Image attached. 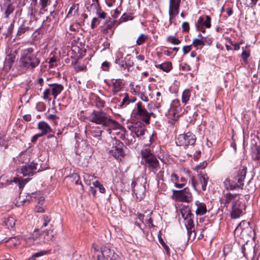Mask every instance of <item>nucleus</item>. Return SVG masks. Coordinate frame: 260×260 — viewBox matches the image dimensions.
Returning a JSON list of instances; mask_svg holds the SVG:
<instances>
[{
  "instance_id": "nucleus-1",
  "label": "nucleus",
  "mask_w": 260,
  "mask_h": 260,
  "mask_svg": "<svg viewBox=\"0 0 260 260\" xmlns=\"http://www.w3.org/2000/svg\"><path fill=\"white\" fill-rule=\"evenodd\" d=\"M41 58L39 52L32 47L22 49L17 66L19 74L34 72L41 63Z\"/></svg>"
},
{
  "instance_id": "nucleus-2",
  "label": "nucleus",
  "mask_w": 260,
  "mask_h": 260,
  "mask_svg": "<svg viewBox=\"0 0 260 260\" xmlns=\"http://www.w3.org/2000/svg\"><path fill=\"white\" fill-rule=\"evenodd\" d=\"M247 169L242 167L236 173L234 176L229 177L223 181V185L227 190L243 189Z\"/></svg>"
},
{
  "instance_id": "nucleus-3",
  "label": "nucleus",
  "mask_w": 260,
  "mask_h": 260,
  "mask_svg": "<svg viewBox=\"0 0 260 260\" xmlns=\"http://www.w3.org/2000/svg\"><path fill=\"white\" fill-rule=\"evenodd\" d=\"M88 120L96 124L101 125L105 127H111L117 128L120 124L111 116L103 110H93L88 117Z\"/></svg>"
},
{
  "instance_id": "nucleus-4",
  "label": "nucleus",
  "mask_w": 260,
  "mask_h": 260,
  "mask_svg": "<svg viewBox=\"0 0 260 260\" xmlns=\"http://www.w3.org/2000/svg\"><path fill=\"white\" fill-rule=\"evenodd\" d=\"M142 160L146 166L153 172L156 173L159 168V162L152 151L148 148L143 149L141 151Z\"/></svg>"
},
{
  "instance_id": "nucleus-5",
  "label": "nucleus",
  "mask_w": 260,
  "mask_h": 260,
  "mask_svg": "<svg viewBox=\"0 0 260 260\" xmlns=\"http://www.w3.org/2000/svg\"><path fill=\"white\" fill-rule=\"evenodd\" d=\"M50 228L48 230H41V233H39L40 230L36 229L32 235H35V239H36V242L39 243L40 242H46L49 241L53 237L54 233L53 230H51L52 228V224L49 225Z\"/></svg>"
},
{
  "instance_id": "nucleus-6",
  "label": "nucleus",
  "mask_w": 260,
  "mask_h": 260,
  "mask_svg": "<svg viewBox=\"0 0 260 260\" xmlns=\"http://www.w3.org/2000/svg\"><path fill=\"white\" fill-rule=\"evenodd\" d=\"M196 140L195 135L191 132H187L179 135L177 138L176 143L178 145L186 147L193 145Z\"/></svg>"
},
{
  "instance_id": "nucleus-7",
  "label": "nucleus",
  "mask_w": 260,
  "mask_h": 260,
  "mask_svg": "<svg viewBox=\"0 0 260 260\" xmlns=\"http://www.w3.org/2000/svg\"><path fill=\"white\" fill-rule=\"evenodd\" d=\"M137 111L135 113L136 117L143 121L146 124L150 123V118L151 115L155 116V114L152 112H148L147 110L142 106L141 102H138L137 104Z\"/></svg>"
},
{
  "instance_id": "nucleus-8",
  "label": "nucleus",
  "mask_w": 260,
  "mask_h": 260,
  "mask_svg": "<svg viewBox=\"0 0 260 260\" xmlns=\"http://www.w3.org/2000/svg\"><path fill=\"white\" fill-rule=\"evenodd\" d=\"M18 50L17 49L8 48L7 49L6 53V56L4 62V68L6 71L10 70L14 64Z\"/></svg>"
},
{
  "instance_id": "nucleus-9",
  "label": "nucleus",
  "mask_w": 260,
  "mask_h": 260,
  "mask_svg": "<svg viewBox=\"0 0 260 260\" xmlns=\"http://www.w3.org/2000/svg\"><path fill=\"white\" fill-rule=\"evenodd\" d=\"M114 142L113 143V147L111 150H109V153L110 155H112L117 159H121V157L124 155V151L123 148L124 144L119 140L116 139H114Z\"/></svg>"
},
{
  "instance_id": "nucleus-10",
  "label": "nucleus",
  "mask_w": 260,
  "mask_h": 260,
  "mask_svg": "<svg viewBox=\"0 0 260 260\" xmlns=\"http://www.w3.org/2000/svg\"><path fill=\"white\" fill-rule=\"evenodd\" d=\"M174 199L176 201L189 203L192 200V196L187 187L181 190H173Z\"/></svg>"
},
{
  "instance_id": "nucleus-11",
  "label": "nucleus",
  "mask_w": 260,
  "mask_h": 260,
  "mask_svg": "<svg viewBox=\"0 0 260 260\" xmlns=\"http://www.w3.org/2000/svg\"><path fill=\"white\" fill-rule=\"evenodd\" d=\"M118 255L106 246L101 247L100 254L97 255L98 260H118Z\"/></svg>"
},
{
  "instance_id": "nucleus-12",
  "label": "nucleus",
  "mask_w": 260,
  "mask_h": 260,
  "mask_svg": "<svg viewBox=\"0 0 260 260\" xmlns=\"http://www.w3.org/2000/svg\"><path fill=\"white\" fill-rule=\"evenodd\" d=\"M181 111L180 101L178 100H174L171 103L170 108L168 111V116L170 119L176 120Z\"/></svg>"
},
{
  "instance_id": "nucleus-13",
  "label": "nucleus",
  "mask_w": 260,
  "mask_h": 260,
  "mask_svg": "<svg viewBox=\"0 0 260 260\" xmlns=\"http://www.w3.org/2000/svg\"><path fill=\"white\" fill-rule=\"evenodd\" d=\"M133 191L135 194L137 199L140 201L145 196V186L142 183H139L136 181H133L132 183Z\"/></svg>"
},
{
  "instance_id": "nucleus-14",
  "label": "nucleus",
  "mask_w": 260,
  "mask_h": 260,
  "mask_svg": "<svg viewBox=\"0 0 260 260\" xmlns=\"http://www.w3.org/2000/svg\"><path fill=\"white\" fill-rule=\"evenodd\" d=\"M245 208V205L239 201L231 207V209H228V210L230 211L232 218L236 219L239 218L243 214V210Z\"/></svg>"
},
{
  "instance_id": "nucleus-15",
  "label": "nucleus",
  "mask_w": 260,
  "mask_h": 260,
  "mask_svg": "<svg viewBox=\"0 0 260 260\" xmlns=\"http://www.w3.org/2000/svg\"><path fill=\"white\" fill-rule=\"evenodd\" d=\"M238 194H233L230 192L224 194L223 204L226 209H231V207L240 201L239 198H238Z\"/></svg>"
},
{
  "instance_id": "nucleus-16",
  "label": "nucleus",
  "mask_w": 260,
  "mask_h": 260,
  "mask_svg": "<svg viewBox=\"0 0 260 260\" xmlns=\"http://www.w3.org/2000/svg\"><path fill=\"white\" fill-rule=\"evenodd\" d=\"M38 164L34 161L29 164L24 165L21 168V173L24 176H33L36 173Z\"/></svg>"
},
{
  "instance_id": "nucleus-17",
  "label": "nucleus",
  "mask_w": 260,
  "mask_h": 260,
  "mask_svg": "<svg viewBox=\"0 0 260 260\" xmlns=\"http://www.w3.org/2000/svg\"><path fill=\"white\" fill-rule=\"evenodd\" d=\"M181 1L170 0L169 14L170 20L178 14Z\"/></svg>"
},
{
  "instance_id": "nucleus-18",
  "label": "nucleus",
  "mask_w": 260,
  "mask_h": 260,
  "mask_svg": "<svg viewBox=\"0 0 260 260\" xmlns=\"http://www.w3.org/2000/svg\"><path fill=\"white\" fill-rule=\"evenodd\" d=\"M193 215H191L187 217L184 218L185 221V225L186 226L187 233L189 238L194 239L196 237V232L193 221Z\"/></svg>"
},
{
  "instance_id": "nucleus-19",
  "label": "nucleus",
  "mask_w": 260,
  "mask_h": 260,
  "mask_svg": "<svg viewBox=\"0 0 260 260\" xmlns=\"http://www.w3.org/2000/svg\"><path fill=\"white\" fill-rule=\"evenodd\" d=\"M131 131L140 139L143 140L145 138V135L147 131L144 125L136 123L133 126Z\"/></svg>"
},
{
  "instance_id": "nucleus-20",
  "label": "nucleus",
  "mask_w": 260,
  "mask_h": 260,
  "mask_svg": "<svg viewBox=\"0 0 260 260\" xmlns=\"http://www.w3.org/2000/svg\"><path fill=\"white\" fill-rule=\"evenodd\" d=\"M115 21L109 19L105 22L102 26V30L104 34L112 35L113 32V27L114 26Z\"/></svg>"
},
{
  "instance_id": "nucleus-21",
  "label": "nucleus",
  "mask_w": 260,
  "mask_h": 260,
  "mask_svg": "<svg viewBox=\"0 0 260 260\" xmlns=\"http://www.w3.org/2000/svg\"><path fill=\"white\" fill-rule=\"evenodd\" d=\"M111 81L113 86L112 92L114 94H116L123 89L124 84L121 79H113Z\"/></svg>"
},
{
  "instance_id": "nucleus-22",
  "label": "nucleus",
  "mask_w": 260,
  "mask_h": 260,
  "mask_svg": "<svg viewBox=\"0 0 260 260\" xmlns=\"http://www.w3.org/2000/svg\"><path fill=\"white\" fill-rule=\"evenodd\" d=\"M50 90H51V94L54 99L59 94L63 89V86L61 84L53 83L49 84Z\"/></svg>"
},
{
  "instance_id": "nucleus-23",
  "label": "nucleus",
  "mask_w": 260,
  "mask_h": 260,
  "mask_svg": "<svg viewBox=\"0 0 260 260\" xmlns=\"http://www.w3.org/2000/svg\"><path fill=\"white\" fill-rule=\"evenodd\" d=\"M211 17L208 15L201 16L198 20V28L200 29V27L206 26L209 28L211 27Z\"/></svg>"
},
{
  "instance_id": "nucleus-24",
  "label": "nucleus",
  "mask_w": 260,
  "mask_h": 260,
  "mask_svg": "<svg viewBox=\"0 0 260 260\" xmlns=\"http://www.w3.org/2000/svg\"><path fill=\"white\" fill-rule=\"evenodd\" d=\"M199 181L201 184L202 189L205 191L207 189V186L209 180V177L206 173L200 172L198 174Z\"/></svg>"
},
{
  "instance_id": "nucleus-25",
  "label": "nucleus",
  "mask_w": 260,
  "mask_h": 260,
  "mask_svg": "<svg viewBox=\"0 0 260 260\" xmlns=\"http://www.w3.org/2000/svg\"><path fill=\"white\" fill-rule=\"evenodd\" d=\"M38 128L41 131V133L42 136L47 135L49 132H52V129L49 124L43 121H40L38 124Z\"/></svg>"
},
{
  "instance_id": "nucleus-26",
  "label": "nucleus",
  "mask_w": 260,
  "mask_h": 260,
  "mask_svg": "<svg viewBox=\"0 0 260 260\" xmlns=\"http://www.w3.org/2000/svg\"><path fill=\"white\" fill-rule=\"evenodd\" d=\"M28 200H30L31 201H38V203L42 205L44 201V198L41 196L40 191L36 192H32L28 195Z\"/></svg>"
},
{
  "instance_id": "nucleus-27",
  "label": "nucleus",
  "mask_w": 260,
  "mask_h": 260,
  "mask_svg": "<svg viewBox=\"0 0 260 260\" xmlns=\"http://www.w3.org/2000/svg\"><path fill=\"white\" fill-rule=\"evenodd\" d=\"M195 204L197 206V209L196 211V213L197 215H203L206 213L207 210L205 203L196 201Z\"/></svg>"
},
{
  "instance_id": "nucleus-28",
  "label": "nucleus",
  "mask_w": 260,
  "mask_h": 260,
  "mask_svg": "<svg viewBox=\"0 0 260 260\" xmlns=\"http://www.w3.org/2000/svg\"><path fill=\"white\" fill-rule=\"evenodd\" d=\"M115 62L118 64L119 66V68L121 69H125L127 68L128 70L129 68L133 66V63L131 62V61H129L128 62H127L126 61H124L122 60V58H117L115 59Z\"/></svg>"
},
{
  "instance_id": "nucleus-29",
  "label": "nucleus",
  "mask_w": 260,
  "mask_h": 260,
  "mask_svg": "<svg viewBox=\"0 0 260 260\" xmlns=\"http://www.w3.org/2000/svg\"><path fill=\"white\" fill-rule=\"evenodd\" d=\"M155 66L156 68L159 69L166 72H169L172 68L171 62H165L161 64H155Z\"/></svg>"
},
{
  "instance_id": "nucleus-30",
  "label": "nucleus",
  "mask_w": 260,
  "mask_h": 260,
  "mask_svg": "<svg viewBox=\"0 0 260 260\" xmlns=\"http://www.w3.org/2000/svg\"><path fill=\"white\" fill-rule=\"evenodd\" d=\"M93 104L98 108H103L105 106V102L97 95H93L92 97Z\"/></svg>"
},
{
  "instance_id": "nucleus-31",
  "label": "nucleus",
  "mask_w": 260,
  "mask_h": 260,
  "mask_svg": "<svg viewBox=\"0 0 260 260\" xmlns=\"http://www.w3.org/2000/svg\"><path fill=\"white\" fill-rule=\"evenodd\" d=\"M15 219L12 216L5 218L4 220L5 225L9 229L13 228L15 226Z\"/></svg>"
},
{
  "instance_id": "nucleus-32",
  "label": "nucleus",
  "mask_w": 260,
  "mask_h": 260,
  "mask_svg": "<svg viewBox=\"0 0 260 260\" xmlns=\"http://www.w3.org/2000/svg\"><path fill=\"white\" fill-rule=\"evenodd\" d=\"M180 213L183 218L192 215L191 213L190 209L188 206H183L180 209Z\"/></svg>"
},
{
  "instance_id": "nucleus-33",
  "label": "nucleus",
  "mask_w": 260,
  "mask_h": 260,
  "mask_svg": "<svg viewBox=\"0 0 260 260\" xmlns=\"http://www.w3.org/2000/svg\"><path fill=\"white\" fill-rule=\"evenodd\" d=\"M30 29V27L28 26H26L24 24H22L20 25V26L19 27L17 31L16 36L18 38L21 37L23 34L25 33L26 31H28Z\"/></svg>"
},
{
  "instance_id": "nucleus-34",
  "label": "nucleus",
  "mask_w": 260,
  "mask_h": 260,
  "mask_svg": "<svg viewBox=\"0 0 260 260\" xmlns=\"http://www.w3.org/2000/svg\"><path fill=\"white\" fill-rule=\"evenodd\" d=\"M79 5L78 4H74L70 8L68 13V16H75L78 14Z\"/></svg>"
},
{
  "instance_id": "nucleus-35",
  "label": "nucleus",
  "mask_w": 260,
  "mask_h": 260,
  "mask_svg": "<svg viewBox=\"0 0 260 260\" xmlns=\"http://www.w3.org/2000/svg\"><path fill=\"white\" fill-rule=\"evenodd\" d=\"M29 179H23L21 177L18 178V177H15L14 178L13 181L17 183L19 185V187L21 189L22 188L25 184L29 181Z\"/></svg>"
},
{
  "instance_id": "nucleus-36",
  "label": "nucleus",
  "mask_w": 260,
  "mask_h": 260,
  "mask_svg": "<svg viewBox=\"0 0 260 260\" xmlns=\"http://www.w3.org/2000/svg\"><path fill=\"white\" fill-rule=\"evenodd\" d=\"M35 235H32L31 236L26 238L22 239V243L25 242L26 246H29L31 245L36 244V239H35Z\"/></svg>"
},
{
  "instance_id": "nucleus-37",
  "label": "nucleus",
  "mask_w": 260,
  "mask_h": 260,
  "mask_svg": "<svg viewBox=\"0 0 260 260\" xmlns=\"http://www.w3.org/2000/svg\"><path fill=\"white\" fill-rule=\"evenodd\" d=\"M8 242L10 246H13L15 247L22 243V239L19 240L16 237H13L10 238L8 240Z\"/></svg>"
},
{
  "instance_id": "nucleus-38",
  "label": "nucleus",
  "mask_w": 260,
  "mask_h": 260,
  "mask_svg": "<svg viewBox=\"0 0 260 260\" xmlns=\"http://www.w3.org/2000/svg\"><path fill=\"white\" fill-rule=\"evenodd\" d=\"M190 91L189 89H185L182 93V102L185 104L189 101L190 96Z\"/></svg>"
},
{
  "instance_id": "nucleus-39",
  "label": "nucleus",
  "mask_w": 260,
  "mask_h": 260,
  "mask_svg": "<svg viewBox=\"0 0 260 260\" xmlns=\"http://www.w3.org/2000/svg\"><path fill=\"white\" fill-rule=\"evenodd\" d=\"M51 0H39V4L40 6V10L46 11L47 7L50 5Z\"/></svg>"
},
{
  "instance_id": "nucleus-40",
  "label": "nucleus",
  "mask_w": 260,
  "mask_h": 260,
  "mask_svg": "<svg viewBox=\"0 0 260 260\" xmlns=\"http://www.w3.org/2000/svg\"><path fill=\"white\" fill-rule=\"evenodd\" d=\"M250 55V51L249 50H243L241 54L242 58L244 63L247 64L248 63V58Z\"/></svg>"
},
{
  "instance_id": "nucleus-41",
  "label": "nucleus",
  "mask_w": 260,
  "mask_h": 260,
  "mask_svg": "<svg viewBox=\"0 0 260 260\" xmlns=\"http://www.w3.org/2000/svg\"><path fill=\"white\" fill-rule=\"evenodd\" d=\"M43 224L40 228V230H44L43 228L48 225L51 221V218L47 215H43L42 216Z\"/></svg>"
},
{
  "instance_id": "nucleus-42",
  "label": "nucleus",
  "mask_w": 260,
  "mask_h": 260,
  "mask_svg": "<svg viewBox=\"0 0 260 260\" xmlns=\"http://www.w3.org/2000/svg\"><path fill=\"white\" fill-rule=\"evenodd\" d=\"M74 68L76 72L82 71L86 69V67L84 63L77 61L74 64Z\"/></svg>"
},
{
  "instance_id": "nucleus-43",
  "label": "nucleus",
  "mask_w": 260,
  "mask_h": 260,
  "mask_svg": "<svg viewBox=\"0 0 260 260\" xmlns=\"http://www.w3.org/2000/svg\"><path fill=\"white\" fill-rule=\"evenodd\" d=\"M192 45L196 48H198L199 46L203 47L205 45L204 40H202V38H195L192 41Z\"/></svg>"
},
{
  "instance_id": "nucleus-44",
  "label": "nucleus",
  "mask_w": 260,
  "mask_h": 260,
  "mask_svg": "<svg viewBox=\"0 0 260 260\" xmlns=\"http://www.w3.org/2000/svg\"><path fill=\"white\" fill-rule=\"evenodd\" d=\"M187 172L189 177L190 178V179L189 180V183H191V186H192L193 189L194 190H197L196 185L198 183L195 177L194 176H193L192 175L190 174V173L189 171H187Z\"/></svg>"
},
{
  "instance_id": "nucleus-45",
  "label": "nucleus",
  "mask_w": 260,
  "mask_h": 260,
  "mask_svg": "<svg viewBox=\"0 0 260 260\" xmlns=\"http://www.w3.org/2000/svg\"><path fill=\"white\" fill-rule=\"evenodd\" d=\"M14 28V21H13L8 27L7 31L5 35L7 37H12V33Z\"/></svg>"
},
{
  "instance_id": "nucleus-46",
  "label": "nucleus",
  "mask_w": 260,
  "mask_h": 260,
  "mask_svg": "<svg viewBox=\"0 0 260 260\" xmlns=\"http://www.w3.org/2000/svg\"><path fill=\"white\" fill-rule=\"evenodd\" d=\"M148 39V36L144 34H141L136 41L138 45H142Z\"/></svg>"
},
{
  "instance_id": "nucleus-47",
  "label": "nucleus",
  "mask_w": 260,
  "mask_h": 260,
  "mask_svg": "<svg viewBox=\"0 0 260 260\" xmlns=\"http://www.w3.org/2000/svg\"><path fill=\"white\" fill-rule=\"evenodd\" d=\"M14 9H15L14 6H13L12 4H9L8 6V7L5 12V14H4L5 17L6 18H8L9 17L10 15L13 12Z\"/></svg>"
},
{
  "instance_id": "nucleus-48",
  "label": "nucleus",
  "mask_w": 260,
  "mask_h": 260,
  "mask_svg": "<svg viewBox=\"0 0 260 260\" xmlns=\"http://www.w3.org/2000/svg\"><path fill=\"white\" fill-rule=\"evenodd\" d=\"M90 133L93 137L98 138L101 137L102 131L98 128H94L90 130Z\"/></svg>"
},
{
  "instance_id": "nucleus-49",
  "label": "nucleus",
  "mask_w": 260,
  "mask_h": 260,
  "mask_svg": "<svg viewBox=\"0 0 260 260\" xmlns=\"http://www.w3.org/2000/svg\"><path fill=\"white\" fill-rule=\"evenodd\" d=\"M92 185L94 187L98 188L99 190V191L101 193L105 192V188L104 186L101 184V183L99 181H95L92 183Z\"/></svg>"
},
{
  "instance_id": "nucleus-50",
  "label": "nucleus",
  "mask_w": 260,
  "mask_h": 260,
  "mask_svg": "<svg viewBox=\"0 0 260 260\" xmlns=\"http://www.w3.org/2000/svg\"><path fill=\"white\" fill-rule=\"evenodd\" d=\"M167 41L174 45H178L180 43V41L174 36H169Z\"/></svg>"
},
{
  "instance_id": "nucleus-51",
  "label": "nucleus",
  "mask_w": 260,
  "mask_h": 260,
  "mask_svg": "<svg viewBox=\"0 0 260 260\" xmlns=\"http://www.w3.org/2000/svg\"><path fill=\"white\" fill-rule=\"evenodd\" d=\"M96 10V13L98 15L99 17L102 19H105L106 17V13L102 11L101 7L99 6L98 8H94Z\"/></svg>"
},
{
  "instance_id": "nucleus-52",
  "label": "nucleus",
  "mask_w": 260,
  "mask_h": 260,
  "mask_svg": "<svg viewBox=\"0 0 260 260\" xmlns=\"http://www.w3.org/2000/svg\"><path fill=\"white\" fill-rule=\"evenodd\" d=\"M131 103V100L127 93H125V96L122 100V101L120 104L121 107H123L128 105Z\"/></svg>"
},
{
  "instance_id": "nucleus-53",
  "label": "nucleus",
  "mask_w": 260,
  "mask_h": 260,
  "mask_svg": "<svg viewBox=\"0 0 260 260\" xmlns=\"http://www.w3.org/2000/svg\"><path fill=\"white\" fill-rule=\"evenodd\" d=\"M51 94V90H50V87L45 90L43 92V98L44 100H47L49 99V96Z\"/></svg>"
},
{
  "instance_id": "nucleus-54",
  "label": "nucleus",
  "mask_w": 260,
  "mask_h": 260,
  "mask_svg": "<svg viewBox=\"0 0 260 260\" xmlns=\"http://www.w3.org/2000/svg\"><path fill=\"white\" fill-rule=\"evenodd\" d=\"M47 118L49 120H52L53 122V124L54 125H56L57 122L56 120L58 119L59 118L55 115L50 114L47 117Z\"/></svg>"
},
{
  "instance_id": "nucleus-55",
  "label": "nucleus",
  "mask_w": 260,
  "mask_h": 260,
  "mask_svg": "<svg viewBox=\"0 0 260 260\" xmlns=\"http://www.w3.org/2000/svg\"><path fill=\"white\" fill-rule=\"evenodd\" d=\"M171 180L172 182L175 184L176 183L179 181V176L175 173H173L171 175Z\"/></svg>"
},
{
  "instance_id": "nucleus-56",
  "label": "nucleus",
  "mask_w": 260,
  "mask_h": 260,
  "mask_svg": "<svg viewBox=\"0 0 260 260\" xmlns=\"http://www.w3.org/2000/svg\"><path fill=\"white\" fill-rule=\"evenodd\" d=\"M207 162L206 161H203L201 162L199 165L197 166L195 168V170H198L199 169H203L206 167Z\"/></svg>"
},
{
  "instance_id": "nucleus-57",
  "label": "nucleus",
  "mask_w": 260,
  "mask_h": 260,
  "mask_svg": "<svg viewBox=\"0 0 260 260\" xmlns=\"http://www.w3.org/2000/svg\"><path fill=\"white\" fill-rule=\"evenodd\" d=\"M199 37H200L202 40H204L205 45L207 44L208 45H211L212 40L211 39H207L206 38L203 37L201 34L199 35Z\"/></svg>"
},
{
  "instance_id": "nucleus-58",
  "label": "nucleus",
  "mask_w": 260,
  "mask_h": 260,
  "mask_svg": "<svg viewBox=\"0 0 260 260\" xmlns=\"http://www.w3.org/2000/svg\"><path fill=\"white\" fill-rule=\"evenodd\" d=\"M99 24V21L98 18H93L92 20L91 23V27L92 29H94L95 26Z\"/></svg>"
},
{
  "instance_id": "nucleus-59",
  "label": "nucleus",
  "mask_w": 260,
  "mask_h": 260,
  "mask_svg": "<svg viewBox=\"0 0 260 260\" xmlns=\"http://www.w3.org/2000/svg\"><path fill=\"white\" fill-rule=\"evenodd\" d=\"M137 95L140 96L141 100L145 102H147L149 101L148 98L142 91L139 93Z\"/></svg>"
},
{
  "instance_id": "nucleus-60",
  "label": "nucleus",
  "mask_w": 260,
  "mask_h": 260,
  "mask_svg": "<svg viewBox=\"0 0 260 260\" xmlns=\"http://www.w3.org/2000/svg\"><path fill=\"white\" fill-rule=\"evenodd\" d=\"M182 28L183 31L187 32L189 30V25L187 22H184L182 24Z\"/></svg>"
},
{
  "instance_id": "nucleus-61",
  "label": "nucleus",
  "mask_w": 260,
  "mask_h": 260,
  "mask_svg": "<svg viewBox=\"0 0 260 260\" xmlns=\"http://www.w3.org/2000/svg\"><path fill=\"white\" fill-rule=\"evenodd\" d=\"M181 69L184 71H190L191 70V67L186 63H184L182 65Z\"/></svg>"
},
{
  "instance_id": "nucleus-62",
  "label": "nucleus",
  "mask_w": 260,
  "mask_h": 260,
  "mask_svg": "<svg viewBox=\"0 0 260 260\" xmlns=\"http://www.w3.org/2000/svg\"><path fill=\"white\" fill-rule=\"evenodd\" d=\"M191 50V45L184 46L182 48L183 52L185 54L188 53Z\"/></svg>"
},
{
  "instance_id": "nucleus-63",
  "label": "nucleus",
  "mask_w": 260,
  "mask_h": 260,
  "mask_svg": "<svg viewBox=\"0 0 260 260\" xmlns=\"http://www.w3.org/2000/svg\"><path fill=\"white\" fill-rule=\"evenodd\" d=\"M46 253V251H41L39 252L35 253L32 256V257H39L40 256H43Z\"/></svg>"
},
{
  "instance_id": "nucleus-64",
  "label": "nucleus",
  "mask_w": 260,
  "mask_h": 260,
  "mask_svg": "<svg viewBox=\"0 0 260 260\" xmlns=\"http://www.w3.org/2000/svg\"><path fill=\"white\" fill-rule=\"evenodd\" d=\"M56 61V59L55 57H51L49 61V68H52L54 66V63Z\"/></svg>"
}]
</instances>
